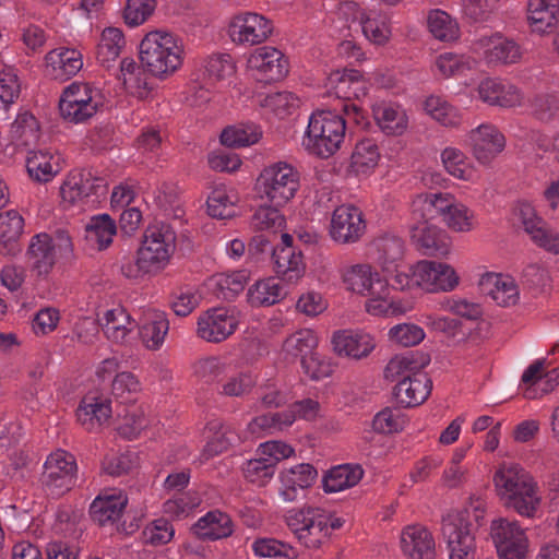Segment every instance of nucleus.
Instances as JSON below:
<instances>
[{
  "mask_svg": "<svg viewBox=\"0 0 559 559\" xmlns=\"http://www.w3.org/2000/svg\"><path fill=\"white\" fill-rule=\"evenodd\" d=\"M426 337L424 329L415 323L404 322L393 325L388 331V340L399 346L412 347Z\"/></svg>",
  "mask_w": 559,
  "mask_h": 559,
  "instance_id": "774afa93",
  "label": "nucleus"
},
{
  "mask_svg": "<svg viewBox=\"0 0 559 559\" xmlns=\"http://www.w3.org/2000/svg\"><path fill=\"white\" fill-rule=\"evenodd\" d=\"M176 245L177 234L169 224L158 222L148 225L143 233L135 259L122 262V275L129 280H139L160 273L169 265Z\"/></svg>",
  "mask_w": 559,
  "mask_h": 559,
  "instance_id": "f03ea898",
  "label": "nucleus"
},
{
  "mask_svg": "<svg viewBox=\"0 0 559 559\" xmlns=\"http://www.w3.org/2000/svg\"><path fill=\"white\" fill-rule=\"evenodd\" d=\"M407 423L408 419L402 411L385 407L373 416L371 426L377 433L392 435L403 431Z\"/></svg>",
  "mask_w": 559,
  "mask_h": 559,
  "instance_id": "338daca9",
  "label": "nucleus"
},
{
  "mask_svg": "<svg viewBox=\"0 0 559 559\" xmlns=\"http://www.w3.org/2000/svg\"><path fill=\"white\" fill-rule=\"evenodd\" d=\"M476 92L478 99L491 107L511 109L523 106L525 102L521 87L500 78H484Z\"/></svg>",
  "mask_w": 559,
  "mask_h": 559,
  "instance_id": "a211bd4d",
  "label": "nucleus"
},
{
  "mask_svg": "<svg viewBox=\"0 0 559 559\" xmlns=\"http://www.w3.org/2000/svg\"><path fill=\"white\" fill-rule=\"evenodd\" d=\"M57 250L66 254L72 252L71 238L64 231L57 234L56 241L47 233L32 237L27 254L32 260V270L37 276H47L51 272Z\"/></svg>",
  "mask_w": 559,
  "mask_h": 559,
  "instance_id": "ddd939ff",
  "label": "nucleus"
},
{
  "mask_svg": "<svg viewBox=\"0 0 559 559\" xmlns=\"http://www.w3.org/2000/svg\"><path fill=\"white\" fill-rule=\"evenodd\" d=\"M194 533L205 539L226 538L233 534V522L228 514L218 510L210 511L194 524Z\"/></svg>",
  "mask_w": 559,
  "mask_h": 559,
  "instance_id": "603ef678",
  "label": "nucleus"
},
{
  "mask_svg": "<svg viewBox=\"0 0 559 559\" xmlns=\"http://www.w3.org/2000/svg\"><path fill=\"white\" fill-rule=\"evenodd\" d=\"M100 104L97 88L86 83L74 82L63 91L59 109L66 120L81 123L95 116Z\"/></svg>",
  "mask_w": 559,
  "mask_h": 559,
  "instance_id": "f8f14e48",
  "label": "nucleus"
},
{
  "mask_svg": "<svg viewBox=\"0 0 559 559\" xmlns=\"http://www.w3.org/2000/svg\"><path fill=\"white\" fill-rule=\"evenodd\" d=\"M41 129L37 118L28 110H20L10 124L8 145L12 153L21 152L39 142Z\"/></svg>",
  "mask_w": 559,
  "mask_h": 559,
  "instance_id": "2f4dec72",
  "label": "nucleus"
},
{
  "mask_svg": "<svg viewBox=\"0 0 559 559\" xmlns=\"http://www.w3.org/2000/svg\"><path fill=\"white\" fill-rule=\"evenodd\" d=\"M376 126L385 136H403L409 129L408 110L395 100H379L371 106Z\"/></svg>",
  "mask_w": 559,
  "mask_h": 559,
  "instance_id": "5701e85b",
  "label": "nucleus"
},
{
  "mask_svg": "<svg viewBox=\"0 0 559 559\" xmlns=\"http://www.w3.org/2000/svg\"><path fill=\"white\" fill-rule=\"evenodd\" d=\"M331 343L337 356L355 361L368 358L377 347L376 336L362 329L336 331Z\"/></svg>",
  "mask_w": 559,
  "mask_h": 559,
  "instance_id": "aec40b11",
  "label": "nucleus"
},
{
  "mask_svg": "<svg viewBox=\"0 0 559 559\" xmlns=\"http://www.w3.org/2000/svg\"><path fill=\"white\" fill-rule=\"evenodd\" d=\"M532 480H534V477L518 463L501 464L492 477L496 492L503 503Z\"/></svg>",
  "mask_w": 559,
  "mask_h": 559,
  "instance_id": "c9c22d12",
  "label": "nucleus"
},
{
  "mask_svg": "<svg viewBox=\"0 0 559 559\" xmlns=\"http://www.w3.org/2000/svg\"><path fill=\"white\" fill-rule=\"evenodd\" d=\"M139 59L148 74L167 80L177 73L185 62V45L175 34L155 29L146 33L139 45Z\"/></svg>",
  "mask_w": 559,
  "mask_h": 559,
  "instance_id": "7ed1b4c3",
  "label": "nucleus"
},
{
  "mask_svg": "<svg viewBox=\"0 0 559 559\" xmlns=\"http://www.w3.org/2000/svg\"><path fill=\"white\" fill-rule=\"evenodd\" d=\"M369 87V80L356 69L335 70L326 79L329 93L344 100L365 98Z\"/></svg>",
  "mask_w": 559,
  "mask_h": 559,
  "instance_id": "a878e982",
  "label": "nucleus"
},
{
  "mask_svg": "<svg viewBox=\"0 0 559 559\" xmlns=\"http://www.w3.org/2000/svg\"><path fill=\"white\" fill-rule=\"evenodd\" d=\"M345 135V117L330 109L316 110L308 119L302 146L308 153L325 159L341 150Z\"/></svg>",
  "mask_w": 559,
  "mask_h": 559,
  "instance_id": "39448f33",
  "label": "nucleus"
},
{
  "mask_svg": "<svg viewBox=\"0 0 559 559\" xmlns=\"http://www.w3.org/2000/svg\"><path fill=\"white\" fill-rule=\"evenodd\" d=\"M400 549L407 559H436V540L431 531L419 523L405 525L400 533Z\"/></svg>",
  "mask_w": 559,
  "mask_h": 559,
  "instance_id": "393cba45",
  "label": "nucleus"
},
{
  "mask_svg": "<svg viewBox=\"0 0 559 559\" xmlns=\"http://www.w3.org/2000/svg\"><path fill=\"white\" fill-rule=\"evenodd\" d=\"M111 402L102 395H85L76 409L78 423L90 432L98 431L111 417Z\"/></svg>",
  "mask_w": 559,
  "mask_h": 559,
  "instance_id": "f704fd0d",
  "label": "nucleus"
},
{
  "mask_svg": "<svg viewBox=\"0 0 559 559\" xmlns=\"http://www.w3.org/2000/svg\"><path fill=\"white\" fill-rule=\"evenodd\" d=\"M41 475V484L51 496H61L75 484L76 462L72 454L64 450L52 452L46 460Z\"/></svg>",
  "mask_w": 559,
  "mask_h": 559,
  "instance_id": "4468645a",
  "label": "nucleus"
},
{
  "mask_svg": "<svg viewBox=\"0 0 559 559\" xmlns=\"http://www.w3.org/2000/svg\"><path fill=\"white\" fill-rule=\"evenodd\" d=\"M440 160L445 173L454 179L472 183L477 181L476 167L461 148L445 146L440 153Z\"/></svg>",
  "mask_w": 559,
  "mask_h": 559,
  "instance_id": "49530a36",
  "label": "nucleus"
},
{
  "mask_svg": "<svg viewBox=\"0 0 559 559\" xmlns=\"http://www.w3.org/2000/svg\"><path fill=\"white\" fill-rule=\"evenodd\" d=\"M340 275L346 292L366 297L364 309L369 316L396 318L407 312L403 300L391 296L389 280L370 263L344 266Z\"/></svg>",
  "mask_w": 559,
  "mask_h": 559,
  "instance_id": "f257e3e1",
  "label": "nucleus"
},
{
  "mask_svg": "<svg viewBox=\"0 0 559 559\" xmlns=\"http://www.w3.org/2000/svg\"><path fill=\"white\" fill-rule=\"evenodd\" d=\"M380 158L381 153L376 140L365 138L355 144L350 167L357 174H367L378 166Z\"/></svg>",
  "mask_w": 559,
  "mask_h": 559,
  "instance_id": "4d7b16f0",
  "label": "nucleus"
},
{
  "mask_svg": "<svg viewBox=\"0 0 559 559\" xmlns=\"http://www.w3.org/2000/svg\"><path fill=\"white\" fill-rule=\"evenodd\" d=\"M364 36L374 45H385L392 35L389 19L381 14L369 12L360 25Z\"/></svg>",
  "mask_w": 559,
  "mask_h": 559,
  "instance_id": "e2e57ef3",
  "label": "nucleus"
},
{
  "mask_svg": "<svg viewBox=\"0 0 559 559\" xmlns=\"http://www.w3.org/2000/svg\"><path fill=\"white\" fill-rule=\"evenodd\" d=\"M427 26L433 38L440 41H454L460 36L457 22L439 9L431 10L428 13Z\"/></svg>",
  "mask_w": 559,
  "mask_h": 559,
  "instance_id": "052dcab7",
  "label": "nucleus"
},
{
  "mask_svg": "<svg viewBox=\"0 0 559 559\" xmlns=\"http://www.w3.org/2000/svg\"><path fill=\"white\" fill-rule=\"evenodd\" d=\"M432 382L425 371L415 377L400 380L394 389V394L403 406L415 407L423 404L429 396Z\"/></svg>",
  "mask_w": 559,
  "mask_h": 559,
  "instance_id": "79ce46f5",
  "label": "nucleus"
},
{
  "mask_svg": "<svg viewBox=\"0 0 559 559\" xmlns=\"http://www.w3.org/2000/svg\"><path fill=\"white\" fill-rule=\"evenodd\" d=\"M257 382L258 378L252 371H239L221 383L218 393L226 397H243L251 393Z\"/></svg>",
  "mask_w": 559,
  "mask_h": 559,
  "instance_id": "69168bd1",
  "label": "nucleus"
},
{
  "mask_svg": "<svg viewBox=\"0 0 559 559\" xmlns=\"http://www.w3.org/2000/svg\"><path fill=\"white\" fill-rule=\"evenodd\" d=\"M366 230L361 211L350 204L337 206L332 215L329 228L331 239L340 245L357 242Z\"/></svg>",
  "mask_w": 559,
  "mask_h": 559,
  "instance_id": "f3484780",
  "label": "nucleus"
},
{
  "mask_svg": "<svg viewBox=\"0 0 559 559\" xmlns=\"http://www.w3.org/2000/svg\"><path fill=\"white\" fill-rule=\"evenodd\" d=\"M471 151L480 164L491 163L506 148V138L491 123H481L467 134Z\"/></svg>",
  "mask_w": 559,
  "mask_h": 559,
  "instance_id": "b1692460",
  "label": "nucleus"
},
{
  "mask_svg": "<svg viewBox=\"0 0 559 559\" xmlns=\"http://www.w3.org/2000/svg\"><path fill=\"white\" fill-rule=\"evenodd\" d=\"M423 110L430 119L444 128L456 129L463 122L461 110L440 95L427 96L423 102Z\"/></svg>",
  "mask_w": 559,
  "mask_h": 559,
  "instance_id": "37998d69",
  "label": "nucleus"
},
{
  "mask_svg": "<svg viewBox=\"0 0 559 559\" xmlns=\"http://www.w3.org/2000/svg\"><path fill=\"white\" fill-rule=\"evenodd\" d=\"M228 32L234 43L258 45L271 35L272 23L262 14L243 12L231 19Z\"/></svg>",
  "mask_w": 559,
  "mask_h": 559,
  "instance_id": "4be33fe9",
  "label": "nucleus"
},
{
  "mask_svg": "<svg viewBox=\"0 0 559 559\" xmlns=\"http://www.w3.org/2000/svg\"><path fill=\"white\" fill-rule=\"evenodd\" d=\"M239 200L236 189L224 185L217 186L207 197V213L218 219L233 218L237 215Z\"/></svg>",
  "mask_w": 559,
  "mask_h": 559,
  "instance_id": "8fccbe9b",
  "label": "nucleus"
},
{
  "mask_svg": "<svg viewBox=\"0 0 559 559\" xmlns=\"http://www.w3.org/2000/svg\"><path fill=\"white\" fill-rule=\"evenodd\" d=\"M238 324L235 310L213 307L199 314L195 332L205 342L221 343L235 333Z\"/></svg>",
  "mask_w": 559,
  "mask_h": 559,
  "instance_id": "2eb2a0df",
  "label": "nucleus"
},
{
  "mask_svg": "<svg viewBox=\"0 0 559 559\" xmlns=\"http://www.w3.org/2000/svg\"><path fill=\"white\" fill-rule=\"evenodd\" d=\"M83 68V55L80 50L59 47L45 56V72L55 80L66 81Z\"/></svg>",
  "mask_w": 559,
  "mask_h": 559,
  "instance_id": "473e14b6",
  "label": "nucleus"
},
{
  "mask_svg": "<svg viewBox=\"0 0 559 559\" xmlns=\"http://www.w3.org/2000/svg\"><path fill=\"white\" fill-rule=\"evenodd\" d=\"M247 70L257 81L271 83L288 73V61L284 53L271 46L254 49L247 59Z\"/></svg>",
  "mask_w": 559,
  "mask_h": 559,
  "instance_id": "dca6fc26",
  "label": "nucleus"
},
{
  "mask_svg": "<svg viewBox=\"0 0 559 559\" xmlns=\"http://www.w3.org/2000/svg\"><path fill=\"white\" fill-rule=\"evenodd\" d=\"M364 471L359 465L343 464L329 471L323 478V489L328 493L340 492L356 486L362 478Z\"/></svg>",
  "mask_w": 559,
  "mask_h": 559,
  "instance_id": "6e6d98bb",
  "label": "nucleus"
},
{
  "mask_svg": "<svg viewBox=\"0 0 559 559\" xmlns=\"http://www.w3.org/2000/svg\"><path fill=\"white\" fill-rule=\"evenodd\" d=\"M203 68L210 80L228 82L237 72V66L228 53H213L203 61Z\"/></svg>",
  "mask_w": 559,
  "mask_h": 559,
  "instance_id": "0e129e2a",
  "label": "nucleus"
},
{
  "mask_svg": "<svg viewBox=\"0 0 559 559\" xmlns=\"http://www.w3.org/2000/svg\"><path fill=\"white\" fill-rule=\"evenodd\" d=\"M97 322L106 340L115 345H129L138 326V321L120 305L98 313Z\"/></svg>",
  "mask_w": 559,
  "mask_h": 559,
  "instance_id": "412c9836",
  "label": "nucleus"
},
{
  "mask_svg": "<svg viewBox=\"0 0 559 559\" xmlns=\"http://www.w3.org/2000/svg\"><path fill=\"white\" fill-rule=\"evenodd\" d=\"M145 72L146 70L142 64L139 66L132 57H127L120 61L118 79L130 94L140 99H145L152 92Z\"/></svg>",
  "mask_w": 559,
  "mask_h": 559,
  "instance_id": "3c124183",
  "label": "nucleus"
},
{
  "mask_svg": "<svg viewBox=\"0 0 559 559\" xmlns=\"http://www.w3.org/2000/svg\"><path fill=\"white\" fill-rule=\"evenodd\" d=\"M415 280L427 293L452 292L460 284V276L452 265L431 260L417 261Z\"/></svg>",
  "mask_w": 559,
  "mask_h": 559,
  "instance_id": "6ab92c4d",
  "label": "nucleus"
},
{
  "mask_svg": "<svg viewBox=\"0 0 559 559\" xmlns=\"http://www.w3.org/2000/svg\"><path fill=\"white\" fill-rule=\"evenodd\" d=\"M105 179L91 170H71L60 186L61 202L66 209H85L95 203L99 195L106 193Z\"/></svg>",
  "mask_w": 559,
  "mask_h": 559,
  "instance_id": "6e6552de",
  "label": "nucleus"
},
{
  "mask_svg": "<svg viewBox=\"0 0 559 559\" xmlns=\"http://www.w3.org/2000/svg\"><path fill=\"white\" fill-rule=\"evenodd\" d=\"M283 206L284 205H274L266 202L259 205L251 216V227L258 231L273 234L282 230L286 225V218L280 210Z\"/></svg>",
  "mask_w": 559,
  "mask_h": 559,
  "instance_id": "13d9d810",
  "label": "nucleus"
},
{
  "mask_svg": "<svg viewBox=\"0 0 559 559\" xmlns=\"http://www.w3.org/2000/svg\"><path fill=\"white\" fill-rule=\"evenodd\" d=\"M299 187L298 170L286 162H275L261 169L253 190L262 202L286 205L296 197Z\"/></svg>",
  "mask_w": 559,
  "mask_h": 559,
  "instance_id": "423d86ee",
  "label": "nucleus"
},
{
  "mask_svg": "<svg viewBox=\"0 0 559 559\" xmlns=\"http://www.w3.org/2000/svg\"><path fill=\"white\" fill-rule=\"evenodd\" d=\"M542 502L539 487L534 479L503 504L522 518L535 519L540 510Z\"/></svg>",
  "mask_w": 559,
  "mask_h": 559,
  "instance_id": "5fc2aeb1",
  "label": "nucleus"
},
{
  "mask_svg": "<svg viewBox=\"0 0 559 559\" xmlns=\"http://www.w3.org/2000/svg\"><path fill=\"white\" fill-rule=\"evenodd\" d=\"M490 537L498 559H528L530 538L519 521L506 518L491 521Z\"/></svg>",
  "mask_w": 559,
  "mask_h": 559,
  "instance_id": "1a4fd4ad",
  "label": "nucleus"
},
{
  "mask_svg": "<svg viewBox=\"0 0 559 559\" xmlns=\"http://www.w3.org/2000/svg\"><path fill=\"white\" fill-rule=\"evenodd\" d=\"M25 167L31 180L48 183L63 169V159L56 151L29 150L25 158Z\"/></svg>",
  "mask_w": 559,
  "mask_h": 559,
  "instance_id": "c756f323",
  "label": "nucleus"
},
{
  "mask_svg": "<svg viewBox=\"0 0 559 559\" xmlns=\"http://www.w3.org/2000/svg\"><path fill=\"white\" fill-rule=\"evenodd\" d=\"M441 532L447 544L449 559H476V540L471 533L466 511L449 512L442 520Z\"/></svg>",
  "mask_w": 559,
  "mask_h": 559,
  "instance_id": "9b49d317",
  "label": "nucleus"
},
{
  "mask_svg": "<svg viewBox=\"0 0 559 559\" xmlns=\"http://www.w3.org/2000/svg\"><path fill=\"white\" fill-rule=\"evenodd\" d=\"M526 21L532 33L550 34L559 25V0H527Z\"/></svg>",
  "mask_w": 559,
  "mask_h": 559,
  "instance_id": "e433bc0d",
  "label": "nucleus"
},
{
  "mask_svg": "<svg viewBox=\"0 0 559 559\" xmlns=\"http://www.w3.org/2000/svg\"><path fill=\"white\" fill-rule=\"evenodd\" d=\"M138 336L142 346L150 352L162 349L169 332L167 314L158 309H146L138 321Z\"/></svg>",
  "mask_w": 559,
  "mask_h": 559,
  "instance_id": "bb28decb",
  "label": "nucleus"
},
{
  "mask_svg": "<svg viewBox=\"0 0 559 559\" xmlns=\"http://www.w3.org/2000/svg\"><path fill=\"white\" fill-rule=\"evenodd\" d=\"M478 64L479 61L472 55L445 51L435 58L431 71L439 78L452 79L467 75Z\"/></svg>",
  "mask_w": 559,
  "mask_h": 559,
  "instance_id": "4c0bfd02",
  "label": "nucleus"
},
{
  "mask_svg": "<svg viewBox=\"0 0 559 559\" xmlns=\"http://www.w3.org/2000/svg\"><path fill=\"white\" fill-rule=\"evenodd\" d=\"M116 234V222L108 214L92 216L85 226V240L93 250H106L112 243Z\"/></svg>",
  "mask_w": 559,
  "mask_h": 559,
  "instance_id": "09e8293b",
  "label": "nucleus"
},
{
  "mask_svg": "<svg viewBox=\"0 0 559 559\" xmlns=\"http://www.w3.org/2000/svg\"><path fill=\"white\" fill-rule=\"evenodd\" d=\"M204 433L206 435L207 441L200 454L201 462H206L227 451L237 439L235 431L218 419L209 421L205 426Z\"/></svg>",
  "mask_w": 559,
  "mask_h": 559,
  "instance_id": "c03bdc74",
  "label": "nucleus"
},
{
  "mask_svg": "<svg viewBox=\"0 0 559 559\" xmlns=\"http://www.w3.org/2000/svg\"><path fill=\"white\" fill-rule=\"evenodd\" d=\"M318 477L317 469L309 463H300L284 468L278 474V496L284 502H294L300 491L311 487Z\"/></svg>",
  "mask_w": 559,
  "mask_h": 559,
  "instance_id": "cd10ccee",
  "label": "nucleus"
},
{
  "mask_svg": "<svg viewBox=\"0 0 559 559\" xmlns=\"http://www.w3.org/2000/svg\"><path fill=\"white\" fill-rule=\"evenodd\" d=\"M285 292L278 280L269 276L254 282L247 292V300L252 307H270L280 302Z\"/></svg>",
  "mask_w": 559,
  "mask_h": 559,
  "instance_id": "864d4df0",
  "label": "nucleus"
},
{
  "mask_svg": "<svg viewBox=\"0 0 559 559\" xmlns=\"http://www.w3.org/2000/svg\"><path fill=\"white\" fill-rule=\"evenodd\" d=\"M128 504V497L121 489L103 490L91 503L90 514L100 526L117 523Z\"/></svg>",
  "mask_w": 559,
  "mask_h": 559,
  "instance_id": "c85d7f7f",
  "label": "nucleus"
},
{
  "mask_svg": "<svg viewBox=\"0 0 559 559\" xmlns=\"http://www.w3.org/2000/svg\"><path fill=\"white\" fill-rule=\"evenodd\" d=\"M318 335L311 329H299L288 335L281 348V357L287 362H295L297 359L302 361L313 353L318 346Z\"/></svg>",
  "mask_w": 559,
  "mask_h": 559,
  "instance_id": "a18cd8bd",
  "label": "nucleus"
},
{
  "mask_svg": "<svg viewBox=\"0 0 559 559\" xmlns=\"http://www.w3.org/2000/svg\"><path fill=\"white\" fill-rule=\"evenodd\" d=\"M473 50L488 67H510L524 60L525 49L514 38L500 32L474 40Z\"/></svg>",
  "mask_w": 559,
  "mask_h": 559,
  "instance_id": "9d476101",
  "label": "nucleus"
},
{
  "mask_svg": "<svg viewBox=\"0 0 559 559\" xmlns=\"http://www.w3.org/2000/svg\"><path fill=\"white\" fill-rule=\"evenodd\" d=\"M286 523L296 538L309 549H318L325 544L332 532L343 525L341 519L320 508L292 510Z\"/></svg>",
  "mask_w": 559,
  "mask_h": 559,
  "instance_id": "0eeeda50",
  "label": "nucleus"
},
{
  "mask_svg": "<svg viewBox=\"0 0 559 559\" xmlns=\"http://www.w3.org/2000/svg\"><path fill=\"white\" fill-rule=\"evenodd\" d=\"M272 262L277 277L288 284H297L306 274V263L301 250L273 249Z\"/></svg>",
  "mask_w": 559,
  "mask_h": 559,
  "instance_id": "58836bf2",
  "label": "nucleus"
},
{
  "mask_svg": "<svg viewBox=\"0 0 559 559\" xmlns=\"http://www.w3.org/2000/svg\"><path fill=\"white\" fill-rule=\"evenodd\" d=\"M261 136L262 132L255 124H238L225 128L221 142L229 147H243L257 143Z\"/></svg>",
  "mask_w": 559,
  "mask_h": 559,
  "instance_id": "680f3d73",
  "label": "nucleus"
},
{
  "mask_svg": "<svg viewBox=\"0 0 559 559\" xmlns=\"http://www.w3.org/2000/svg\"><path fill=\"white\" fill-rule=\"evenodd\" d=\"M404 257V243L400 238H383L379 242V255L377 258L380 273L388 276L400 267Z\"/></svg>",
  "mask_w": 559,
  "mask_h": 559,
  "instance_id": "bf43d9fd",
  "label": "nucleus"
},
{
  "mask_svg": "<svg viewBox=\"0 0 559 559\" xmlns=\"http://www.w3.org/2000/svg\"><path fill=\"white\" fill-rule=\"evenodd\" d=\"M429 357L419 352H408L393 356L386 364L383 374L388 381H400L424 371Z\"/></svg>",
  "mask_w": 559,
  "mask_h": 559,
  "instance_id": "ea45409f",
  "label": "nucleus"
},
{
  "mask_svg": "<svg viewBox=\"0 0 559 559\" xmlns=\"http://www.w3.org/2000/svg\"><path fill=\"white\" fill-rule=\"evenodd\" d=\"M479 285L498 306L511 307L520 300L519 286L511 275L488 272L480 277Z\"/></svg>",
  "mask_w": 559,
  "mask_h": 559,
  "instance_id": "72a5a7b5",
  "label": "nucleus"
},
{
  "mask_svg": "<svg viewBox=\"0 0 559 559\" xmlns=\"http://www.w3.org/2000/svg\"><path fill=\"white\" fill-rule=\"evenodd\" d=\"M126 44L124 34L120 28L112 26L104 28L96 47L97 62L103 68H114Z\"/></svg>",
  "mask_w": 559,
  "mask_h": 559,
  "instance_id": "de8ad7c7",
  "label": "nucleus"
},
{
  "mask_svg": "<svg viewBox=\"0 0 559 559\" xmlns=\"http://www.w3.org/2000/svg\"><path fill=\"white\" fill-rule=\"evenodd\" d=\"M418 223L409 228L411 239L415 246L424 250L425 253L436 255L445 254L449 251V237L447 233L440 227L429 224V217L415 216Z\"/></svg>",
  "mask_w": 559,
  "mask_h": 559,
  "instance_id": "7c9ffc66",
  "label": "nucleus"
},
{
  "mask_svg": "<svg viewBox=\"0 0 559 559\" xmlns=\"http://www.w3.org/2000/svg\"><path fill=\"white\" fill-rule=\"evenodd\" d=\"M24 229V218L15 210L0 214V253L15 257L22 251L20 238Z\"/></svg>",
  "mask_w": 559,
  "mask_h": 559,
  "instance_id": "a19ab883",
  "label": "nucleus"
},
{
  "mask_svg": "<svg viewBox=\"0 0 559 559\" xmlns=\"http://www.w3.org/2000/svg\"><path fill=\"white\" fill-rule=\"evenodd\" d=\"M412 209L415 216L432 217L433 213L439 214L443 224L453 233L468 234L478 227L475 211L450 192L417 194L413 199Z\"/></svg>",
  "mask_w": 559,
  "mask_h": 559,
  "instance_id": "20e7f679",
  "label": "nucleus"
}]
</instances>
